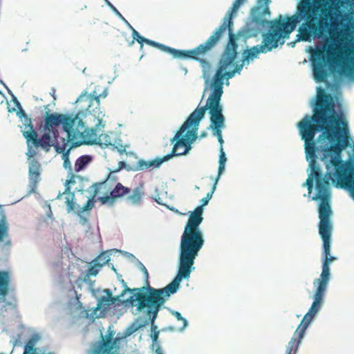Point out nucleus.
Wrapping results in <instances>:
<instances>
[{
	"mask_svg": "<svg viewBox=\"0 0 354 354\" xmlns=\"http://www.w3.org/2000/svg\"><path fill=\"white\" fill-rule=\"evenodd\" d=\"M306 62H307L306 59H304V61L302 62V64H305Z\"/></svg>",
	"mask_w": 354,
	"mask_h": 354,
	"instance_id": "864d4df0",
	"label": "nucleus"
},
{
	"mask_svg": "<svg viewBox=\"0 0 354 354\" xmlns=\"http://www.w3.org/2000/svg\"><path fill=\"white\" fill-rule=\"evenodd\" d=\"M171 313L173 315H174L176 317V318L178 320L182 322V323H183L182 329L185 328L187 325V320L181 316V314L179 312L173 311Z\"/></svg>",
	"mask_w": 354,
	"mask_h": 354,
	"instance_id": "c9c22d12",
	"label": "nucleus"
},
{
	"mask_svg": "<svg viewBox=\"0 0 354 354\" xmlns=\"http://www.w3.org/2000/svg\"><path fill=\"white\" fill-rule=\"evenodd\" d=\"M310 324V310L306 313L304 315L302 322L298 326L296 329L293 337L291 340L289 342L288 345L286 348V354H291L293 349L297 350L298 345L303 338L305 331Z\"/></svg>",
	"mask_w": 354,
	"mask_h": 354,
	"instance_id": "2eb2a0df",
	"label": "nucleus"
},
{
	"mask_svg": "<svg viewBox=\"0 0 354 354\" xmlns=\"http://www.w3.org/2000/svg\"><path fill=\"white\" fill-rule=\"evenodd\" d=\"M115 299L111 297V293L108 290V295L106 297H101L97 302V309L106 310L111 305L115 303Z\"/></svg>",
	"mask_w": 354,
	"mask_h": 354,
	"instance_id": "a878e982",
	"label": "nucleus"
},
{
	"mask_svg": "<svg viewBox=\"0 0 354 354\" xmlns=\"http://www.w3.org/2000/svg\"><path fill=\"white\" fill-rule=\"evenodd\" d=\"M195 259L193 258L192 261L185 262L182 257L180 244L178 273L173 281L162 288H155L149 286V273L147 268L142 265L141 270L145 274L147 286L133 289L126 287L122 290L121 296H123L127 292L134 293L123 303L125 305L136 306L138 312L144 311L152 322H155L158 312L165 301L171 295L178 291L182 280L189 277Z\"/></svg>",
	"mask_w": 354,
	"mask_h": 354,
	"instance_id": "20e7f679",
	"label": "nucleus"
},
{
	"mask_svg": "<svg viewBox=\"0 0 354 354\" xmlns=\"http://www.w3.org/2000/svg\"><path fill=\"white\" fill-rule=\"evenodd\" d=\"M303 187H306L308 189V193L310 194V174H308V177L305 181V183L302 185Z\"/></svg>",
	"mask_w": 354,
	"mask_h": 354,
	"instance_id": "ea45409f",
	"label": "nucleus"
},
{
	"mask_svg": "<svg viewBox=\"0 0 354 354\" xmlns=\"http://www.w3.org/2000/svg\"><path fill=\"white\" fill-rule=\"evenodd\" d=\"M125 167H126V163L123 161H120L118 163V168L117 169H115V171H116V173H117L118 171L124 168Z\"/></svg>",
	"mask_w": 354,
	"mask_h": 354,
	"instance_id": "37998d69",
	"label": "nucleus"
},
{
	"mask_svg": "<svg viewBox=\"0 0 354 354\" xmlns=\"http://www.w3.org/2000/svg\"><path fill=\"white\" fill-rule=\"evenodd\" d=\"M223 26L214 34L210 36L204 43L191 50H178L167 46L165 44L147 39L145 43L149 46L156 47L159 50L171 54L174 58L192 59L200 63L204 71L209 69V62L206 59V55L214 48V45L219 37Z\"/></svg>",
	"mask_w": 354,
	"mask_h": 354,
	"instance_id": "6e6552de",
	"label": "nucleus"
},
{
	"mask_svg": "<svg viewBox=\"0 0 354 354\" xmlns=\"http://www.w3.org/2000/svg\"><path fill=\"white\" fill-rule=\"evenodd\" d=\"M110 260L109 256L106 252H102L92 261L102 268Z\"/></svg>",
	"mask_w": 354,
	"mask_h": 354,
	"instance_id": "c756f323",
	"label": "nucleus"
},
{
	"mask_svg": "<svg viewBox=\"0 0 354 354\" xmlns=\"http://www.w3.org/2000/svg\"><path fill=\"white\" fill-rule=\"evenodd\" d=\"M118 181L116 171H111L104 181L95 183L91 186V188L93 189V196H96L100 192H102L104 196L109 195L110 192L118 183Z\"/></svg>",
	"mask_w": 354,
	"mask_h": 354,
	"instance_id": "f3484780",
	"label": "nucleus"
},
{
	"mask_svg": "<svg viewBox=\"0 0 354 354\" xmlns=\"http://www.w3.org/2000/svg\"><path fill=\"white\" fill-rule=\"evenodd\" d=\"M330 236L331 234L328 235L327 240L324 236H321L323 240L324 261L322 264L320 278L314 281L316 289L313 296V302L311 304V321L322 306L324 293L330 279L329 263L335 259V257H330Z\"/></svg>",
	"mask_w": 354,
	"mask_h": 354,
	"instance_id": "9d476101",
	"label": "nucleus"
},
{
	"mask_svg": "<svg viewBox=\"0 0 354 354\" xmlns=\"http://www.w3.org/2000/svg\"><path fill=\"white\" fill-rule=\"evenodd\" d=\"M91 266L89 267V268L86 271L83 280L85 282H88L90 281V277L91 276L95 277L101 270L100 266H98L97 264L91 261Z\"/></svg>",
	"mask_w": 354,
	"mask_h": 354,
	"instance_id": "cd10ccee",
	"label": "nucleus"
},
{
	"mask_svg": "<svg viewBox=\"0 0 354 354\" xmlns=\"http://www.w3.org/2000/svg\"><path fill=\"white\" fill-rule=\"evenodd\" d=\"M75 106L77 109L78 118L86 114H91L96 118L99 122L104 116L100 109V96L97 95L96 91H93L90 94L83 93L79 96L75 102Z\"/></svg>",
	"mask_w": 354,
	"mask_h": 354,
	"instance_id": "f8f14e48",
	"label": "nucleus"
},
{
	"mask_svg": "<svg viewBox=\"0 0 354 354\" xmlns=\"http://www.w3.org/2000/svg\"><path fill=\"white\" fill-rule=\"evenodd\" d=\"M118 341L120 339L118 338L113 340L112 333H109L106 338L102 336V341L94 344L88 354H117L119 350Z\"/></svg>",
	"mask_w": 354,
	"mask_h": 354,
	"instance_id": "ddd939ff",
	"label": "nucleus"
},
{
	"mask_svg": "<svg viewBox=\"0 0 354 354\" xmlns=\"http://www.w3.org/2000/svg\"><path fill=\"white\" fill-rule=\"evenodd\" d=\"M243 0H235L234 2L232 4V6L231 8V10L228 11L226 16L224 17L222 24L215 30V31L213 32V34L211 36L214 35V34L221 28V26L224 24V22L227 21V19H230L232 24H230V29L232 30V32H233V21H232V15L234 12H236V10L240 7L241 2Z\"/></svg>",
	"mask_w": 354,
	"mask_h": 354,
	"instance_id": "5701e85b",
	"label": "nucleus"
},
{
	"mask_svg": "<svg viewBox=\"0 0 354 354\" xmlns=\"http://www.w3.org/2000/svg\"><path fill=\"white\" fill-rule=\"evenodd\" d=\"M146 40H147V38H145L144 37H142L140 35L136 41H137L140 44V47L142 48L143 43H145Z\"/></svg>",
	"mask_w": 354,
	"mask_h": 354,
	"instance_id": "79ce46f5",
	"label": "nucleus"
},
{
	"mask_svg": "<svg viewBox=\"0 0 354 354\" xmlns=\"http://www.w3.org/2000/svg\"><path fill=\"white\" fill-rule=\"evenodd\" d=\"M48 354H54V353H49Z\"/></svg>",
	"mask_w": 354,
	"mask_h": 354,
	"instance_id": "5fc2aeb1",
	"label": "nucleus"
},
{
	"mask_svg": "<svg viewBox=\"0 0 354 354\" xmlns=\"http://www.w3.org/2000/svg\"><path fill=\"white\" fill-rule=\"evenodd\" d=\"M130 192V189L124 187L120 183H118L114 188L110 192L109 195L99 198L102 204L113 203L117 198L127 196Z\"/></svg>",
	"mask_w": 354,
	"mask_h": 354,
	"instance_id": "412c9836",
	"label": "nucleus"
},
{
	"mask_svg": "<svg viewBox=\"0 0 354 354\" xmlns=\"http://www.w3.org/2000/svg\"><path fill=\"white\" fill-rule=\"evenodd\" d=\"M218 177H216L215 179H214V183L213 184V186H212V190L210 192H208L205 196V198L207 199V200H210L212 197V194L216 189V185H217V183H218Z\"/></svg>",
	"mask_w": 354,
	"mask_h": 354,
	"instance_id": "e433bc0d",
	"label": "nucleus"
},
{
	"mask_svg": "<svg viewBox=\"0 0 354 354\" xmlns=\"http://www.w3.org/2000/svg\"><path fill=\"white\" fill-rule=\"evenodd\" d=\"M223 111H209L210 115V128L212 129L213 135L215 136L221 145H223L222 129L225 127V117Z\"/></svg>",
	"mask_w": 354,
	"mask_h": 354,
	"instance_id": "dca6fc26",
	"label": "nucleus"
},
{
	"mask_svg": "<svg viewBox=\"0 0 354 354\" xmlns=\"http://www.w3.org/2000/svg\"><path fill=\"white\" fill-rule=\"evenodd\" d=\"M268 6H258L252 12L250 21L246 24L245 32L250 37H256L266 24H271L280 47L289 39L290 35L297 26L302 22L298 28V34L294 41L289 43L292 47L295 43L304 41H310V0H301L297 6L296 12L291 16L279 15L272 20H268L266 16H270Z\"/></svg>",
	"mask_w": 354,
	"mask_h": 354,
	"instance_id": "7ed1b4c3",
	"label": "nucleus"
},
{
	"mask_svg": "<svg viewBox=\"0 0 354 354\" xmlns=\"http://www.w3.org/2000/svg\"><path fill=\"white\" fill-rule=\"evenodd\" d=\"M13 101H14L15 104H16L17 107H18L19 109V111L17 113V115L21 118L28 116L27 114L26 113V112L24 111V110L22 109L19 102L17 100V99L15 97L13 98Z\"/></svg>",
	"mask_w": 354,
	"mask_h": 354,
	"instance_id": "72a5a7b5",
	"label": "nucleus"
},
{
	"mask_svg": "<svg viewBox=\"0 0 354 354\" xmlns=\"http://www.w3.org/2000/svg\"><path fill=\"white\" fill-rule=\"evenodd\" d=\"M235 75V71H223V75L226 77L227 80L232 78Z\"/></svg>",
	"mask_w": 354,
	"mask_h": 354,
	"instance_id": "4c0bfd02",
	"label": "nucleus"
},
{
	"mask_svg": "<svg viewBox=\"0 0 354 354\" xmlns=\"http://www.w3.org/2000/svg\"><path fill=\"white\" fill-rule=\"evenodd\" d=\"M75 175H72L70 179L67 180L64 184L65 190L62 194H59L57 196V198H61L62 197H64L65 203L67 207L68 212H70L75 209V194L74 192L71 191V185L75 184Z\"/></svg>",
	"mask_w": 354,
	"mask_h": 354,
	"instance_id": "aec40b11",
	"label": "nucleus"
},
{
	"mask_svg": "<svg viewBox=\"0 0 354 354\" xmlns=\"http://www.w3.org/2000/svg\"><path fill=\"white\" fill-rule=\"evenodd\" d=\"M145 196V191L142 185L136 187L133 189H130V192L127 195L126 201L131 205H139L141 204Z\"/></svg>",
	"mask_w": 354,
	"mask_h": 354,
	"instance_id": "4be33fe9",
	"label": "nucleus"
},
{
	"mask_svg": "<svg viewBox=\"0 0 354 354\" xmlns=\"http://www.w3.org/2000/svg\"><path fill=\"white\" fill-rule=\"evenodd\" d=\"M227 161V158L225 157V152L223 151V147L220 149V155H219V165L218 168V175L216 177L220 178L221 175L225 170V165Z\"/></svg>",
	"mask_w": 354,
	"mask_h": 354,
	"instance_id": "c85d7f7f",
	"label": "nucleus"
},
{
	"mask_svg": "<svg viewBox=\"0 0 354 354\" xmlns=\"http://www.w3.org/2000/svg\"><path fill=\"white\" fill-rule=\"evenodd\" d=\"M1 217L0 218V242L8 237L9 225L6 221V218L3 210L1 211ZM9 278L6 272L0 271V296H6L8 290Z\"/></svg>",
	"mask_w": 354,
	"mask_h": 354,
	"instance_id": "4468645a",
	"label": "nucleus"
},
{
	"mask_svg": "<svg viewBox=\"0 0 354 354\" xmlns=\"http://www.w3.org/2000/svg\"><path fill=\"white\" fill-rule=\"evenodd\" d=\"M20 128L27 144L29 145L30 143H32L34 147H37V133L34 129L31 119L28 116L24 118L22 125L20 126Z\"/></svg>",
	"mask_w": 354,
	"mask_h": 354,
	"instance_id": "6ab92c4d",
	"label": "nucleus"
},
{
	"mask_svg": "<svg viewBox=\"0 0 354 354\" xmlns=\"http://www.w3.org/2000/svg\"><path fill=\"white\" fill-rule=\"evenodd\" d=\"M264 28L267 29L261 35L262 40L261 44L243 51L242 55L243 64L245 62L248 63L250 60L257 58L260 53L265 54L280 47L271 24H266Z\"/></svg>",
	"mask_w": 354,
	"mask_h": 354,
	"instance_id": "9b49d317",
	"label": "nucleus"
},
{
	"mask_svg": "<svg viewBox=\"0 0 354 354\" xmlns=\"http://www.w3.org/2000/svg\"><path fill=\"white\" fill-rule=\"evenodd\" d=\"M316 54L315 50L311 47V58Z\"/></svg>",
	"mask_w": 354,
	"mask_h": 354,
	"instance_id": "8fccbe9b",
	"label": "nucleus"
},
{
	"mask_svg": "<svg viewBox=\"0 0 354 354\" xmlns=\"http://www.w3.org/2000/svg\"><path fill=\"white\" fill-rule=\"evenodd\" d=\"M44 134L38 138L37 147L47 151L54 146L57 153L66 150V145L72 143L71 148L83 144L98 142L106 146L113 145L106 134H99L96 129H88L78 115L46 113L44 119Z\"/></svg>",
	"mask_w": 354,
	"mask_h": 354,
	"instance_id": "f03ea898",
	"label": "nucleus"
},
{
	"mask_svg": "<svg viewBox=\"0 0 354 354\" xmlns=\"http://www.w3.org/2000/svg\"><path fill=\"white\" fill-rule=\"evenodd\" d=\"M300 135L304 140V149L306 160L310 162V115L306 114L304 118L297 124ZM310 163L308 164V170Z\"/></svg>",
	"mask_w": 354,
	"mask_h": 354,
	"instance_id": "a211bd4d",
	"label": "nucleus"
},
{
	"mask_svg": "<svg viewBox=\"0 0 354 354\" xmlns=\"http://www.w3.org/2000/svg\"><path fill=\"white\" fill-rule=\"evenodd\" d=\"M136 328L135 329H128V331L127 332V335H130L132 333H133Z\"/></svg>",
	"mask_w": 354,
	"mask_h": 354,
	"instance_id": "09e8293b",
	"label": "nucleus"
},
{
	"mask_svg": "<svg viewBox=\"0 0 354 354\" xmlns=\"http://www.w3.org/2000/svg\"><path fill=\"white\" fill-rule=\"evenodd\" d=\"M98 96L102 98H105L107 96V92L106 91H104L102 93L97 94Z\"/></svg>",
	"mask_w": 354,
	"mask_h": 354,
	"instance_id": "a18cd8bd",
	"label": "nucleus"
},
{
	"mask_svg": "<svg viewBox=\"0 0 354 354\" xmlns=\"http://www.w3.org/2000/svg\"><path fill=\"white\" fill-rule=\"evenodd\" d=\"M185 131H181V127L176 132L174 137L171 139V142L174 143L172 151L170 154L165 156L162 158H157L152 160H145L142 159L138 160L136 165H134L128 170L133 171L151 170L154 168H158L164 162L169 160L171 158L175 156H182L187 154L191 149L192 143L197 138L196 130H188L185 135L183 136Z\"/></svg>",
	"mask_w": 354,
	"mask_h": 354,
	"instance_id": "1a4fd4ad",
	"label": "nucleus"
},
{
	"mask_svg": "<svg viewBox=\"0 0 354 354\" xmlns=\"http://www.w3.org/2000/svg\"><path fill=\"white\" fill-rule=\"evenodd\" d=\"M229 24H232L230 19H227V21L224 22L221 26L223 30H222L219 34V37L214 45V47L223 33L227 30L229 37L228 42L221 55L218 68L213 77L211 84L212 91L207 98V103L203 106L196 108L189 115L187 119L182 124L181 131H185L187 129L192 127L191 130H196V133L197 134L200 121L204 118L207 110H209V111H223L221 100L223 93V86L225 78L223 71H226L227 68L234 61L237 55L238 48V44H236L237 36L232 32Z\"/></svg>",
	"mask_w": 354,
	"mask_h": 354,
	"instance_id": "39448f33",
	"label": "nucleus"
},
{
	"mask_svg": "<svg viewBox=\"0 0 354 354\" xmlns=\"http://www.w3.org/2000/svg\"><path fill=\"white\" fill-rule=\"evenodd\" d=\"M243 65H244V64L243 62H242L241 64L236 65V66H235V68H234V69L233 71H235V73H240V71L243 68Z\"/></svg>",
	"mask_w": 354,
	"mask_h": 354,
	"instance_id": "c03bdc74",
	"label": "nucleus"
},
{
	"mask_svg": "<svg viewBox=\"0 0 354 354\" xmlns=\"http://www.w3.org/2000/svg\"><path fill=\"white\" fill-rule=\"evenodd\" d=\"M93 160V157L90 155H84L79 157L75 163L74 170L75 172H80L84 170Z\"/></svg>",
	"mask_w": 354,
	"mask_h": 354,
	"instance_id": "b1692460",
	"label": "nucleus"
},
{
	"mask_svg": "<svg viewBox=\"0 0 354 354\" xmlns=\"http://www.w3.org/2000/svg\"><path fill=\"white\" fill-rule=\"evenodd\" d=\"M37 338L32 337L26 343L24 347V351L23 354H36V348H35Z\"/></svg>",
	"mask_w": 354,
	"mask_h": 354,
	"instance_id": "7c9ffc66",
	"label": "nucleus"
},
{
	"mask_svg": "<svg viewBox=\"0 0 354 354\" xmlns=\"http://www.w3.org/2000/svg\"><path fill=\"white\" fill-rule=\"evenodd\" d=\"M115 148L120 154H122L124 152L126 151V147L123 145H119L116 146Z\"/></svg>",
	"mask_w": 354,
	"mask_h": 354,
	"instance_id": "a19ab883",
	"label": "nucleus"
},
{
	"mask_svg": "<svg viewBox=\"0 0 354 354\" xmlns=\"http://www.w3.org/2000/svg\"><path fill=\"white\" fill-rule=\"evenodd\" d=\"M202 205L191 212L184 232L181 236L182 257L185 262L192 261L198 256V252L204 244V239L199 225L203 222V207L209 203L205 197L201 200Z\"/></svg>",
	"mask_w": 354,
	"mask_h": 354,
	"instance_id": "0eeeda50",
	"label": "nucleus"
},
{
	"mask_svg": "<svg viewBox=\"0 0 354 354\" xmlns=\"http://www.w3.org/2000/svg\"><path fill=\"white\" fill-rule=\"evenodd\" d=\"M206 134H207L206 133L203 132V133H201V137H205L206 136Z\"/></svg>",
	"mask_w": 354,
	"mask_h": 354,
	"instance_id": "603ef678",
	"label": "nucleus"
},
{
	"mask_svg": "<svg viewBox=\"0 0 354 354\" xmlns=\"http://www.w3.org/2000/svg\"><path fill=\"white\" fill-rule=\"evenodd\" d=\"M40 164L36 161L32 160L29 167L30 178L35 183H37L39 180L40 174Z\"/></svg>",
	"mask_w": 354,
	"mask_h": 354,
	"instance_id": "393cba45",
	"label": "nucleus"
},
{
	"mask_svg": "<svg viewBox=\"0 0 354 354\" xmlns=\"http://www.w3.org/2000/svg\"><path fill=\"white\" fill-rule=\"evenodd\" d=\"M132 28V37H133V40L131 41V42L130 43V44H132L134 43V41L136 40V39H138V37H139L140 35V33L136 30L134 28Z\"/></svg>",
	"mask_w": 354,
	"mask_h": 354,
	"instance_id": "58836bf2",
	"label": "nucleus"
},
{
	"mask_svg": "<svg viewBox=\"0 0 354 354\" xmlns=\"http://www.w3.org/2000/svg\"><path fill=\"white\" fill-rule=\"evenodd\" d=\"M351 0H313L311 36L318 39L344 31L351 39L344 44L326 43L319 52L330 68L337 66L354 80V16Z\"/></svg>",
	"mask_w": 354,
	"mask_h": 354,
	"instance_id": "f257e3e1",
	"label": "nucleus"
},
{
	"mask_svg": "<svg viewBox=\"0 0 354 354\" xmlns=\"http://www.w3.org/2000/svg\"><path fill=\"white\" fill-rule=\"evenodd\" d=\"M109 4V6L113 8V10L116 12L118 15H121L120 13L116 10V8L115 7H113V6L107 0H106Z\"/></svg>",
	"mask_w": 354,
	"mask_h": 354,
	"instance_id": "49530a36",
	"label": "nucleus"
},
{
	"mask_svg": "<svg viewBox=\"0 0 354 354\" xmlns=\"http://www.w3.org/2000/svg\"><path fill=\"white\" fill-rule=\"evenodd\" d=\"M71 146H72V143L68 144L66 145V150L60 153L63 154V157L64 159V167L65 168L71 167L70 161L68 160V153H69V151H71V149H72V148H71Z\"/></svg>",
	"mask_w": 354,
	"mask_h": 354,
	"instance_id": "2f4dec72",
	"label": "nucleus"
},
{
	"mask_svg": "<svg viewBox=\"0 0 354 354\" xmlns=\"http://www.w3.org/2000/svg\"><path fill=\"white\" fill-rule=\"evenodd\" d=\"M315 158H311V189H313V179L314 178L316 182V194L311 198L312 200L317 201L320 200L319 205V216L320 218L319 225V232L321 236H324L326 240L328 239V235L331 234V225L330 223V216L332 214L329 201H330V192H329V182L330 180L333 183H335V185L337 186V177L334 173L335 179L332 178L331 174L327 173L324 177H322L321 172L315 169ZM335 169V167H333ZM339 188H341L339 187ZM349 190L351 196L354 199L351 191L348 187H344Z\"/></svg>",
	"mask_w": 354,
	"mask_h": 354,
	"instance_id": "423d86ee",
	"label": "nucleus"
},
{
	"mask_svg": "<svg viewBox=\"0 0 354 354\" xmlns=\"http://www.w3.org/2000/svg\"><path fill=\"white\" fill-rule=\"evenodd\" d=\"M156 354H163L161 351V348L159 346H158L157 348L156 349Z\"/></svg>",
	"mask_w": 354,
	"mask_h": 354,
	"instance_id": "de8ad7c7",
	"label": "nucleus"
},
{
	"mask_svg": "<svg viewBox=\"0 0 354 354\" xmlns=\"http://www.w3.org/2000/svg\"><path fill=\"white\" fill-rule=\"evenodd\" d=\"M306 51L307 53H310V46H307V47L306 48Z\"/></svg>",
	"mask_w": 354,
	"mask_h": 354,
	"instance_id": "3c124183",
	"label": "nucleus"
},
{
	"mask_svg": "<svg viewBox=\"0 0 354 354\" xmlns=\"http://www.w3.org/2000/svg\"><path fill=\"white\" fill-rule=\"evenodd\" d=\"M95 196H92L91 198H90L87 202L82 207V212H85V211H88V210H90L93 208V207L94 206V203H95V201H94V198Z\"/></svg>",
	"mask_w": 354,
	"mask_h": 354,
	"instance_id": "f704fd0d",
	"label": "nucleus"
},
{
	"mask_svg": "<svg viewBox=\"0 0 354 354\" xmlns=\"http://www.w3.org/2000/svg\"><path fill=\"white\" fill-rule=\"evenodd\" d=\"M147 317L151 321V330H152V334H151V339H152V341H153V344H156L157 342V341H158V339L159 331L156 330L157 327L153 324L154 322H152L151 319L147 315Z\"/></svg>",
	"mask_w": 354,
	"mask_h": 354,
	"instance_id": "473e14b6",
	"label": "nucleus"
},
{
	"mask_svg": "<svg viewBox=\"0 0 354 354\" xmlns=\"http://www.w3.org/2000/svg\"><path fill=\"white\" fill-rule=\"evenodd\" d=\"M328 75V71L323 66L316 67L313 68L314 78L317 82H324Z\"/></svg>",
	"mask_w": 354,
	"mask_h": 354,
	"instance_id": "bb28decb",
	"label": "nucleus"
}]
</instances>
